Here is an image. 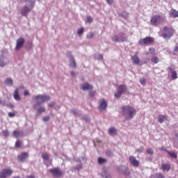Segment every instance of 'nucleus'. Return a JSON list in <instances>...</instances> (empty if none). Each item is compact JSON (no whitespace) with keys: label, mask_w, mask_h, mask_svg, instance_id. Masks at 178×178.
<instances>
[{"label":"nucleus","mask_w":178,"mask_h":178,"mask_svg":"<svg viewBox=\"0 0 178 178\" xmlns=\"http://www.w3.org/2000/svg\"><path fill=\"white\" fill-rule=\"evenodd\" d=\"M33 98L35 101L33 104L34 109H37L38 106H40L42 104H44V102L49 101L51 99V97L47 95H34Z\"/></svg>","instance_id":"nucleus-1"},{"label":"nucleus","mask_w":178,"mask_h":178,"mask_svg":"<svg viewBox=\"0 0 178 178\" xmlns=\"http://www.w3.org/2000/svg\"><path fill=\"white\" fill-rule=\"evenodd\" d=\"M121 112L127 119H133L137 113L136 108L130 106H122L121 108Z\"/></svg>","instance_id":"nucleus-2"},{"label":"nucleus","mask_w":178,"mask_h":178,"mask_svg":"<svg viewBox=\"0 0 178 178\" xmlns=\"http://www.w3.org/2000/svg\"><path fill=\"white\" fill-rule=\"evenodd\" d=\"M34 6H35V1L31 0L28 4L24 6L21 9L22 16H24V17H27V16H29V13H30V12L33 9V8H34Z\"/></svg>","instance_id":"nucleus-3"},{"label":"nucleus","mask_w":178,"mask_h":178,"mask_svg":"<svg viewBox=\"0 0 178 178\" xmlns=\"http://www.w3.org/2000/svg\"><path fill=\"white\" fill-rule=\"evenodd\" d=\"M173 34H175V30L168 26H165L161 31V37L163 38L164 40H170V38L173 37Z\"/></svg>","instance_id":"nucleus-4"},{"label":"nucleus","mask_w":178,"mask_h":178,"mask_svg":"<svg viewBox=\"0 0 178 178\" xmlns=\"http://www.w3.org/2000/svg\"><path fill=\"white\" fill-rule=\"evenodd\" d=\"M166 17L163 15H155L151 18L150 23L152 26H159L160 23L165 22Z\"/></svg>","instance_id":"nucleus-5"},{"label":"nucleus","mask_w":178,"mask_h":178,"mask_svg":"<svg viewBox=\"0 0 178 178\" xmlns=\"http://www.w3.org/2000/svg\"><path fill=\"white\" fill-rule=\"evenodd\" d=\"M127 91V86L125 85H120L117 89V92L115 93V98H119L122 97L123 92Z\"/></svg>","instance_id":"nucleus-6"},{"label":"nucleus","mask_w":178,"mask_h":178,"mask_svg":"<svg viewBox=\"0 0 178 178\" xmlns=\"http://www.w3.org/2000/svg\"><path fill=\"white\" fill-rule=\"evenodd\" d=\"M154 42V38L151 37H146L145 38H140L138 40V44L140 45H147L149 44H152Z\"/></svg>","instance_id":"nucleus-7"},{"label":"nucleus","mask_w":178,"mask_h":178,"mask_svg":"<svg viewBox=\"0 0 178 178\" xmlns=\"http://www.w3.org/2000/svg\"><path fill=\"white\" fill-rule=\"evenodd\" d=\"M67 56L70 58V67H71V69H76L77 64L76 63V60H74V58L72 55V52H67Z\"/></svg>","instance_id":"nucleus-8"},{"label":"nucleus","mask_w":178,"mask_h":178,"mask_svg":"<svg viewBox=\"0 0 178 178\" xmlns=\"http://www.w3.org/2000/svg\"><path fill=\"white\" fill-rule=\"evenodd\" d=\"M117 170L118 173H122L123 175H126V176L130 175V170L127 166L125 165H120L117 167Z\"/></svg>","instance_id":"nucleus-9"},{"label":"nucleus","mask_w":178,"mask_h":178,"mask_svg":"<svg viewBox=\"0 0 178 178\" xmlns=\"http://www.w3.org/2000/svg\"><path fill=\"white\" fill-rule=\"evenodd\" d=\"M50 173H51L53 177H62L63 172L58 168H55L49 170Z\"/></svg>","instance_id":"nucleus-10"},{"label":"nucleus","mask_w":178,"mask_h":178,"mask_svg":"<svg viewBox=\"0 0 178 178\" xmlns=\"http://www.w3.org/2000/svg\"><path fill=\"white\" fill-rule=\"evenodd\" d=\"M126 40H127V38L124 33H121L119 35H115L112 38V40L115 42H124V41H126Z\"/></svg>","instance_id":"nucleus-11"},{"label":"nucleus","mask_w":178,"mask_h":178,"mask_svg":"<svg viewBox=\"0 0 178 178\" xmlns=\"http://www.w3.org/2000/svg\"><path fill=\"white\" fill-rule=\"evenodd\" d=\"M13 173V171L9 168H6L0 172V178H7L8 176H10Z\"/></svg>","instance_id":"nucleus-12"},{"label":"nucleus","mask_w":178,"mask_h":178,"mask_svg":"<svg viewBox=\"0 0 178 178\" xmlns=\"http://www.w3.org/2000/svg\"><path fill=\"white\" fill-rule=\"evenodd\" d=\"M106 106H108V102L105 100V99H101L99 100L98 110L100 112H102V111H105V109H106Z\"/></svg>","instance_id":"nucleus-13"},{"label":"nucleus","mask_w":178,"mask_h":178,"mask_svg":"<svg viewBox=\"0 0 178 178\" xmlns=\"http://www.w3.org/2000/svg\"><path fill=\"white\" fill-rule=\"evenodd\" d=\"M129 161L131 165L134 168H138V166H140V161H138L134 156H130Z\"/></svg>","instance_id":"nucleus-14"},{"label":"nucleus","mask_w":178,"mask_h":178,"mask_svg":"<svg viewBox=\"0 0 178 178\" xmlns=\"http://www.w3.org/2000/svg\"><path fill=\"white\" fill-rule=\"evenodd\" d=\"M17 161L19 162H24L26 159H29V153L27 152H22L17 157Z\"/></svg>","instance_id":"nucleus-15"},{"label":"nucleus","mask_w":178,"mask_h":178,"mask_svg":"<svg viewBox=\"0 0 178 178\" xmlns=\"http://www.w3.org/2000/svg\"><path fill=\"white\" fill-rule=\"evenodd\" d=\"M24 44V38H19L16 41V47H15V50L17 51L23 47V44Z\"/></svg>","instance_id":"nucleus-16"},{"label":"nucleus","mask_w":178,"mask_h":178,"mask_svg":"<svg viewBox=\"0 0 178 178\" xmlns=\"http://www.w3.org/2000/svg\"><path fill=\"white\" fill-rule=\"evenodd\" d=\"M92 88H94L93 86L87 82L81 85V90L83 91H89L90 90H92Z\"/></svg>","instance_id":"nucleus-17"},{"label":"nucleus","mask_w":178,"mask_h":178,"mask_svg":"<svg viewBox=\"0 0 178 178\" xmlns=\"http://www.w3.org/2000/svg\"><path fill=\"white\" fill-rule=\"evenodd\" d=\"M8 58L4 57L3 56H0V66L1 67H3V66H6L8 65Z\"/></svg>","instance_id":"nucleus-18"},{"label":"nucleus","mask_w":178,"mask_h":178,"mask_svg":"<svg viewBox=\"0 0 178 178\" xmlns=\"http://www.w3.org/2000/svg\"><path fill=\"white\" fill-rule=\"evenodd\" d=\"M131 60L135 65H140V58H138V53L136 52L134 56L131 57Z\"/></svg>","instance_id":"nucleus-19"},{"label":"nucleus","mask_w":178,"mask_h":178,"mask_svg":"<svg viewBox=\"0 0 178 178\" xmlns=\"http://www.w3.org/2000/svg\"><path fill=\"white\" fill-rule=\"evenodd\" d=\"M161 169L163 172H169L170 170V164L163 163L161 165Z\"/></svg>","instance_id":"nucleus-20"},{"label":"nucleus","mask_w":178,"mask_h":178,"mask_svg":"<svg viewBox=\"0 0 178 178\" xmlns=\"http://www.w3.org/2000/svg\"><path fill=\"white\" fill-rule=\"evenodd\" d=\"M116 133H118V129L113 127H110L108 130L109 136H116Z\"/></svg>","instance_id":"nucleus-21"},{"label":"nucleus","mask_w":178,"mask_h":178,"mask_svg":"<svg viewBox=\"0 0 178 178\" xmlns=\"http://www.w3.org/2000/svg\"><path fill=\"white\" fill-rule=\"evenodd\" d=\"M24 134V133H23V131H13V136H14L15 138H18V137H22V136H23Z\"/></svg>","instance_id":"nucleus-22"},{"label":"nucleus","mask_w":178,"mask_h":178,"mask_svg":"<svg viewBox=\"0 0 178 178\" xmlns=\"http://www.w3.org/2000/svg\"><path fill=\"white\" fill-rule=\"evenodd\" d=\"M14 99L15 101H20V95H19V88H16L13 93Z\"/></svg>","instance_id":"nucleus-23"},{"label":"nucleus","mask_w":178,"mask_h":178,"mask_svg":"<svg viewBox=\"0 0 178 178\" xmlns=\"http://www.w3.org/2000/svg\"><path fill=\"white\" fill-rule=\"evenodd\" d=\"M168 119V117L166 115H159L158 117V122L159 123H163L165 122V120H166Z\"/></svg>","instance_id":"nucleus-24"},{"label":"nucleus","mask_w":178,"mask_h":178,"mask_svg":"<svg viewBox=\"0 0 178 178\" xmlns=\"http://www.w3.org/2000/svg\"><path fill=\"white\" fill-rule=\"evenodd\" d=\"M5 84L8 87H12V86H13V79H12V78H7L5 80Z\"/></svg>","instance_id":"nucleus-25"},{"label":"nucleus","mask_w":178,"mask_h":178,"mask_svg":"<svg viewBox=\"0 0 178 178\" xmlns=\"http://www.w3.org/2000/svg\"><path fill=\"white\" fill-rule=\"evenodd\" d=\"M170 15L174 17H178V11L174 8H171L170 10Z\"/></svg>","instance_id":"nucleus-26"},{"label":"nucleus","mask_w":178,"mask_h":178,"mask_svg":"<svg viewBox=\"0 0 178 178\" xmlns=\"http://www.w3.org/2000/svg\"><path fill=\"white\" fill-rule=\"evenodd\" d=\"M42 158L44 161H45L46 162H47L48 161H49V154L47 153H43L42 154Z\"/></svg>","instance_id":"nucleus-27"},{"label":"nucleus","mask_w":178,"mask_h":178,"mask_svg":"<svg viewBox=\"0 0 178 178\" xmlns=\"http://www.w3.org/2000/svg\"><path fill=\"white\" fill-rule=\"evenodd\" d=\"M94 58L96 59L97 60H102L104 57H103L102 54H96L94 55Z\"/></svg>","instance_id":"nucleus-28"},{"label":"nucleus","mask_w":178,"mask_h":178,"mask_svg":"<svg viewBox=\"0 0 178 178\" xmlns=\"http://www.w3.org/2000/svg\"><path fill=\"white\" fill-rule=\"evenodd\" d=\"M71 113H73V115H75V116H80V113L77 111V109L72 108L70 110Z\"/></svg>","instance_id":"nucleus-29"},{"label":"nucleus","mask_w":178,"mask_h":178,"mask_svg":"<svg viewBox=\"0 0 178 178\" xmlns=\"http://www.w3.org/2000/svg\"><path fill=\"white\" fill-rule=\"evenodd\" d=\"M151 60H152V63H158L159 62V58L156 56H153L151 58Z\"/></svg>","instance_id":"nucleus-30"},{"label":"nucleus","mask_w":178,"mask_h":178,"mask_svg":"<svg viewBox=\"0 0 178 178\" xmlns=\"http://www.w3.org/2000/svg\"><path fill=\"white\" fill-rule=\"evenodd\" d=\"M168 154L171 158H177V154L174 152H168Z\"/></svg>","instance_id":"nucleus-31"},{"label":"nucleus","mask_w":178,"mask_h":178,"mask_svg":"<svg viewBox=\"0 0 178 178\" xmlns=\"http://www.w3.org/2000/svg\"><path fill=\"white\" fill-rule=\"evenodd\" d=\"M97 162H98L99 165H102V164L105 163L106 160L104 159L99 157L97 159Z\"/></svg>","instance_id":"nucleus-32"},{"label":"nucleus","mask_w":178,"mask_h":178,"mask_svg":"<svg viewBox=\"0 0 178 178\" xmlns=\"http://www.w3.org/2000/svg\"><path fill=\"white\" fill-rule=\"evenodd\" d=\"M102 177L103 178H111V175L106 172H104L102 173Z\"/></svg>","instance_id":"nucleus-33"},{"label":"nucleus","mask_w":178,"mask_h":178,"mask_svg":"<svg viewBox=\"0 0 178 178\" xmlns=\"http://www.w3.org/2000/svg\"><path fill=\"white\" fill-rule=\"evenodd\" d=\"M43 112H45V107L41 106V107L38 108V114L42 113Z\"/></svg>","instance_id":"nucleus-34"},{"label":"nucleus","mask_w":178,"mask_h":178,"mask_svg":"<svg viewBox=\"0 0 178 178\" xmlns=\"http://www.w3.org/2000/svg\"><path fill=\"white\" fill-rule=\"evenodd\" d=\"M172 80H176L177 79V72H176V71L172 72Z\"/></svg>","instance_id":"nucleus-35"},{"label":"nucleus","mask_w":178,"mask_h":178,"mask_svg":"<svg viewBox=\"0 0 178 178\" xmlns=\"http://www.w3.org/2000/svg\"><path fill=\"white\" fill-rule=\"evenodd\" d=\"M83 33H84V28H81V29H78V31H77L78 35H81V34H83Z\"/></svg>","instance_id":"nucleus-36"},{"label":"nucleus","mask_w":178,"mask_h":178,"mask_svg":"<svg viewBox=\"0 0 178 178\" xmlns=\"http://www.w3.org/2000/svg\"><path fill=\"white\" fill-rule=\"evenodd\" d=\"M147 154H149V155H154V150H152V148H148L146 151Z\"/></svg>","instance_id":"nucleus-37"},{"label":"nucleus","mask_w":178,"mask_h":178,"mask_svg":"<svg viewBox=\"0 0 178 178\" xmlns=\"http://www.w3.org/2000/svg\"><path fill=\"white\" fill-rule=\"evenodd\" d=\"M106 155L107 156H112L113 155V153L112 152V151L108 149L106 151Z\"/></svg>","instance_id":"nucleus-38"},{"label":"nucleus","mask_w":178,"mask_h":178,"mask_svg":"<svg viewBox=\"0 0 178 178\" xmlns=\"http://www.w3.org/2000/svg\"><path fill=\"white\" fill-rule=\"evenodd\" d=\"M175 69V65H170V67H168V70H169V72H171V73H172V72H175L174 70Z\"/></svg>","instance_id":"nucleus-39"},{"label":"nucleus","mask_w":178,"mask_h":178,"mask_svg":"<svg viewBox=\"0 0 178 178\" xmlns=\"http://www.w3.org/2000/svg\"><path fill=\"white\" fill-rule=\"evenodd\" d=\"M3 134L5 137H8L9 136V131L8 130H3Z\"/></svg>","instance_id":"nucleus-40"},{"label":"nucleus","mask_w":178,"mask_h":178,"mask_svg":"<svg viewBox=\"0 0 178 178\" xmlns=\"http://www.w3.org/2000/svg\"><path fill=\"white\" fill-rule=\"evenodd\" d=\"M144 152V147H140L138 149L136 150V152H139V154H141V152Z\"/></svg>","instance_id":"nucleus-41"},{"label":"nucleus","mask_w":178,"mask_h":178,"mask_svg":"<svg viewBox=\"0 0 178 178\" xmlns=\"http://www.w3.org/2000/svg\"><path fill=\"white\" fill-rule=\"evenodd\" d=\"M94 37V33H92V32H89L87 34V38H92Z\"/></svg>","instance_id":"nucleus-42"},{"label":"nucleus","mask_w":178,"mask_h":178,"mask_svg":"<svg viewBox=\"0 0 178 178\" xmlns=\"http://www.w3.org/2000/svg\"><path fill=\"white\" fill-rule=\"evenodd\" d=\"M140 84H142L143 86L145 85V83H146V80L144 79V78H141L140 79Z\"/></svg>","instance_id":"nucleus-43"},{"label":"nucleus","mask_w":178,"mask_h":178,"mask_svg":"<svg viewBox=\"0 0 178 178\" xmlns=\"http://www.w3.org/2000/svg\"><path fill=\"white\" fill-rule=\"evenodd\" d=\"M81 168H83V165L81 164H79L74 168V169H76V170H80Z\"/></svg>","instance_id":"nucleus-44"},{"label":"nucleus","mask_w":178,"mask_h":178,"mask_svg":"<svg viewBox=\"0 0 178 178\" xmlns=\"http://www.w3.org/2000/svg\"><path fill=\"white\" fill-rule=\"evenodd\" d=\"M15 147H17V148H20V140H17L15 142Z\"/></svg>","instance_id":"nucleus-45"},{"label":"nucleus","mask_w":178,"mask_h":178,"mask_svg":"<svg viewBox=\"0 0 178 178\" xmlns=\"http://www.w3.org/2000/svg\"><path fill=\"white\" fill-rule=\"evenodd\" d=\"M149 51L150 54H152V55H154L155 54V49H154V48H149Z\"/></svg>","instance_id":"nucleus-46"},{"label":"nucleus","mask_w":178,"mask_h":178,"mask_svg":"<svg viewBox=\"0 0 178 178\" xmlns=\"http://www.w3.org/2000/svg\"><path fill=\"white\" fill-rule=\"evenodd\" d=\"M156 178H165V176H163L161 173H159V174L156 175Z\"/></svg>","instance_id":"nucleus-47"},{"label":"nucleus","mask_w":178,"mask_h":178,"mask_svg":"<svg viewBox=\"0 0 178 178\" xmlns=\"http://www.w3.org/2000/svg\"><path fill=\"white\" fill-rule=\"evenodd\" d=\"M70 74H71L72 77H76V76L77 75V73H76V72H74V71H72L70 72Z\"/></svg>","instance_id":"nucleus-48"},{"label":"nucleus","mask_w":178,"mask_h":178,"mask_svg":"<svg viewBox=\"0 0 178 178\" xmlns=\"http://www.w3.org/2000/svg\"><path fill=\"white\" fill-rule=\"evenodd\" d=\"M178 52V46H175L173 50V54H177Z\"/></svg>","instance_id":"nucleus-49"},{"label":"nucleus","mask_w":178,"mask_h":178,"mask_svg":"<svg viewBox=\"0 0 178 178\" xmlns=\"http://www.w3.org/2000/svg\"><path fill=\"white\" fill-rule=\"evenodd\" d=\"M82 119L85 120L86 122H88V115H83Z\"/></svg>","instance_id":"nucleus-50"},{"label":"nucleus","mask_w":178,"mask_h":178,"mask_svg":"<svg viewBox=\"0 0 178 178\" xmlns=\"http://www.w3.org/2000/svg\"><path fill=\"white\" fill-rule=\"evenodd\" d=\"M43 122H48L49 120V116H46L42 118Z\"/></svg>","instance_id":"nucleus-51"},{"label":"nucleus","mask_w":178,"mask_h":178,"mask_svg":"<svg viewBox=\"0 0 178 178\" xmlns=\"http://www.w3.org/2000/svg\"><path fill=\"white\" fill-rule=\"evenodd\" d=\"M87 22H88V23H91L92 22V17H87Z\"/></svg>","instance_id":"nucleus-52"},{"label":"nucleus","mask_w":178,"mask_h":178,"mask_svg":"<svg viewBox=\"0 0 178 178\" xmlns=\"http://www.w3.org/2000/svg\"><path fill=\"white\" fill-rule=\"evenodd\" d=\"M24 95L27 97L28 95H30V92L28 90H24Z\"/></svg>","instance_id":"nucleus-53"},{"label":"nucleus","mask_w":178,"mask_h":178,"mask_svg":"<svg viewBox=\"0 0 178 178\" xmlns=\"http://www.w3.org/2000/svg\"><path fill=\"white\" fill-rule=\"evenodd\" d=\"M94 95H95V92L91 91L89 92V96H90L91 97H94Z\"/></svg>","instance_id":"nucleus-54"},{"label":"nucleus","mask_w":178,"mask_h":178,"mask_svg":"<svg viewBox=\"0 0 178 178\" xmlns=\"http://www.w3.org/2000/svg\"><path fill=\"white\" fill-rule=\"evenodd\" d=\"M8 117L9 118L15 117V113H11V112L8 113Z\"/></svg>","instance_id":"nucleus-55"},{"label":"nucleus","mask_w":178,"mask_h":178,"mask_svg":"<svg viewBox=\"0 0 178 178\" xmlns=\"http://www.w3.org/2000/svg\"><path fill=\"white\" fill-rule=\"evenodd\" d=\"M106 1L108 5H112V3H113V1L112 0H106Z\"/></svg>","instance_id":"nucleus-56"},{"label":"nucleus","mask_w":178,"mask_h":178,"mask_svg":"<svg viewBox=\"0 0 178 178\" xmlns=\"http://www.w3.org/2000/svg\"><path fill=\"white\" fill-rule=\"evenodd\" d=\"M54 105H55V103H54V102H51V103H49V108H52V106H54Z\"/></svg>","instance_id":"nucleus-57"},{"label":"nucleus","mask_w":178,"mask_h":178,"mask_svg":"<svg viewBox=\"0 0 178 178\" xmlns=\"http://www.w3.org/2000/svg\"><path fill=\"white\" fill-rule=\"evenodd\" d=\"M60 109V106H56V107H55V110L56 111H59Z\"/></svg>","instance_id":"nucleus-58"},{"label":"nucleus","mask_w":178,"mask_h":178,"mask_svg":"<svg viewBox=\"0 0 178 178\" xmlns=\"http://www.w3.org/2000/svg\"><path fill=\"white\" fill-rule=\"evenodd\" d=\"M0 105H5V101H2L0 99Z\"/></svg>","instance_id":"nucleus-59"},{"label":"nucleus","mask_w":178,"mask_h":178,"mask_svg":"<svg viewBox=\"0 0 178 178\" xmlns=\"http://www.w3.org/2000/svg\"><path fill=\"white\" fill-rule=\"evenodd\" d=\"M26 178H35V177L32 175L27 176Z\"/></svg>","instance_id":"nucleus-60"},{"label":"nucleus","mask_w":178,"mask_h":178,"mask_svg":"<svg viewBox=\"0 0 178 178\" xmlns=\"http://www.w3.org/2000/svg\"><path fill=\"white\" fill-rule=\"evenodd\" d=\"M31 0H22V2H30Z\"/></svg>","instance_id":"nucleus-61"},{"label":"nucleus","mask_w":178,"mask_h":178,"mask_svg":"<svg viewBox=\"0 0 178 178\" xmlns=\"http://www.w3.org/2000/svg\"><path fill=\"white\" fill-rule=\"evenodd\" d=\"M19 88H20V90H23V89H24V86H21L19 87Z\"/></svg>","instance_id":"nucleus-62"},{"label":"nucleus","mask_w":178,"mask_h":178,"mask_svg":"<svg viewBox=\"0 0 178 178\" xmlns=\"http://www.w3.org/2000/svg\"><path fill=\"white\" fill-rule=\"evenodd\" d=\"M127 16H129V13H127Z\"/></svg>","instance_id":"nucleus-63"},{"label":"nucleus","mask_w":178,"mask_h":178,"mask_svg":"<svg viewBox=\"0 0 178 178\" xmlns=\"http://www.w3.org/2000/svg\"><path fill=\"white\" fill-rule=\"evenodd\" d=\"M49 165H51V163L47 164V166H49Z\"/></svg>","instance_id":"nucleus-64"}]
</instances>
